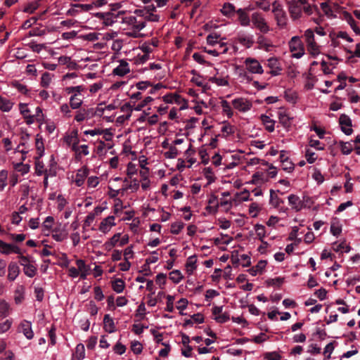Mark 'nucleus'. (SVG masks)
<instances>
[{
    "instance_id": "f257e3e1",
    "label": "nucleus",
    "mask_w": 360,
    "mask_h": 360,
    "mask_svg": "<svg viewBox=\"0 0 360 360\" xmlns=\"http://www.w3.org/2000/svg\"><path fill=\"white\" fill-rule=\"evenodd\" d=\"M287 4L290 17L296 20L302 16V6L307 4V0H288Z\"/></svg>"
},
{
    "instance_id": "f03ea898",
    "label": "nucleus",
    "mask_w": 360,
    "mask_h": 360,
    "mask_svg": "<svg viewBox=\"0 0 360 360\" xmlns=\"http://www.w3.org/2000/svg\"><path fill=\"white\" fill-rule=\"evenodd\" d=\"M304 37L307 46V51L309 53L315 57L320 53L319 46L316 44L314 39V31L311 29H308L305 31Z\"/></svg>"
},
{
    "instance_id": "7ed1b4c3",
    "label": "nucleus",
    "mask_w": 360,
    "mask_h": 360,
    "mask_svg": "<svg viewBox=\"0 0 360 360\" xmlns=\"http://www.w3.org/2000/svg\"><path fill=\"white\" fill-rule=\"evenodd\" d=\"M289 47L290 51L292 53V56L296 58H300L304 53V46L297 36L293 37L289 41Z\"/></svg>"
},
{
    "instance_id": "20e7f679",
    "label": "nucleus",
    "mask_w": 360,
    "mask_h": 360,
    "mask_svg": "<svg viewBox=\"0 0 360 360\" xmlns=\"http://www.w3.org/2000/svg\"><path fill=\"white\" fill-rule=\"evenodd\" d=\"M272 11L274 13L278 25L280 27L285 26L287 24V15L285 11L283 9L282 6L276 1L272 4Z\"/></svg>"
},
{
    "instance_id": "39448f33",
    "label": "nucleus",
    "mask_w": 360,
    "mask_h": 360,
    "mask_svg": "<svg viewBox=\"0 0 360 360\" xmlns=\"http://www.w3.org/2000/svg\"><path fill=\"white\" fill-rule=\"evenodd\" d=\"M246 69L253 74H262L263 69L258 60L252 58H247L245 60Z\"/></svg>"
},
{
    "instance_id": "423d86ee",
    "label": "nucleus",
    "mask_w": 360,
    "mask_h": 360,
    "mask_svg": "<svg viewBox=\"0 0 360 360\" xmlns=\"http://www.w3.org/2000/svg\"><path fill=\"white\" fill-rule=\"evenodd\" d=\"M232 104L235 109L240 112H247L250 110L252 106V103L244 98H235L233 100Z\"/></svg>"
},
{
    "instance_id": "0eeeda50",
    "label": "nucleus",
    "mask_w": 360,
    "mask_h": 360,
    "mask_svg": "<svg viewBox=\"0 0 360 360\" xmlns=\"http://www.w3.org/2000/svg\"><path fill=\"white\" fill-rule=\"evenodd\" d=\"M339 123L341 126L342 131L346 135H350L352 133L353 130L351 128L352 120L348 115L342 114L339 118Z\"/></svg>"
},
{
    "instance_id": "6e6552de",
    "label": "nucleus",
    "mask_w": 360,
    "mask_h": 360,
    "mask_svg": "<svg viewBox=\"0 0 360 360\" xmlns=\"http://www.w3.org/2000/svg\"><path fill=\"white\" fill-rule=\"evenodd\" d=\"M253 24L263 33L269 32V26L264 19L257 13H253L252 15Z\"/></svg>"
},
{
    "instance_id": "1a4fd4ad",
    "label": "nucleus",
    "mask_w": 360,
    "mask_h": 360,
    "mask_svg": "<svg viewBox=\"0 0 360 360\" xmlns=\"http://www.w3.org/2000/svg\"><path fill=\"white\" fill-rule=\"evenodd\" d=\"M126 22L133 27L135 32H139L146 27V22L143 20H138L135 16H129L127 18Z\"/></svg>"
},
{
    "instance_id": "9d476101",
    "label": "nucleus",
    "mask_w": 360,
    "mask_h": 360,
    "mask_svg": "<svg viewBox=\"0 0 360 360\" xmlns=\"http://www.w3.org/2000/svg\"><path fill=\"white\" fill-rule=\"evenodd\" d=\"M130 72L129 63L124 60L120 61V65L112 70L115 75L122 77Z\"/></svg>"
},
{
    "instance_id": "9b49d317",
    "label": "nucleus",
    "mask_w": 360,
    "mask_h": 360,
    "mask_svg": "<svg viewBox=\"0 0 360 360\" xmlns=\"http://www.w3.org/2000/svg\"><path fill=\"white\" fill-rule=\"evenodd\" d=\"M20 329L27 339L31 340L33 338L31 322L24 320L20 325Z\"/></svg>"
},
{
    "instance_id": "f8f14e48",
    "label": "nucleus",
    "mask_w": 360,
    "mask_h": 360,
    "mask_svg": "<svg viewBox=\"0 0 360 360\" xmlns=\"http://www.w3.org/2000/svg\"><path fill=\"white\" fill-rule=\"evenodd\" d=\"M115 217L109 216L105 218L100 224L99 230L103 233H107L110 231V227L114 226Z\"/></svg>"
},
{
    "instance_id": "ddd939ff",
    "label": "nucleus",
    "mask_w": 360,
    "mask_h": 360,
    "mask_svg": "<svg viewBox=\"0 0 360 360\" xmlns=\"http://www.w3.org/2000/svg\"><path fill=\"white\" fill-rule=\"evenodd\" d=\"M288 202L292 208L297 212L300 211L304 205V202L300 200V198L294 194L288 196Z\"/></svg>"
},
{
    "instance_id": "4468645a",
    "label": "nucleus",
    "mask_w": 360,
    "mask_h": 360,
    "mask_svg": "<svg viewBox=\"0 0 360 360\" xmlns=\"http://www.w3.org/2000/svg\"><path fill=\"white\" fill-rule=\"evenodd\" d=\"M103 324V328L106 332L112 333L116 330L114 321L110 317V314H105L104 316Z\"/></svg>"
},
{
    "instance_id": "2eb2a0df",
    "label": "nucleus",
    "mask_w": 360,
    "mask_h": 360,
    "mask_svg": "<svg viewBox=\"0 0 360 360\" xmlns=\"http://www.w3.org/2000/svg\"><path fill=\"white\" fill-rule=\"evenodd\" d=\"M89 174V170L86 167L78 170L75 177V184L77 186H82L85 181L86 177Z\"/></svg>"
},
{
    "instance_id": "dca6fc26",
    "label": "nucleus",
    "mask_w": 360,
    "mask_h": 360,
    "mask_svg": "<svg viewBox=\"0 0 360 360\" xmlns=\"http://www.w3.org/2000/svg\"><path fill=\"white\" fill-rule=\"evenodd\" d=\"M344 20L351 26L353 31L358 35H360V28L356 26V21L353 18L352 15L347 11L343 13Z\"/></svg>"
},
{
    "instance_id": "f3484780",
    "label": "nucleus",
    "mask_w": 360,
    "mask_h": 360,
    "mask_svg": "<svg viewBox=\"0 0 360 360\" xmlns=\"http://www.w3.org/2000/svg\"><path fill=\"white\" fill-rule=\"evenodd\" d=\"M98 18L104 20L106 25H112L116 21L117 16L112 13H98L96 15Z\"/></svg>"
},
{
    "instance_id": "a211bd4d",
    "label": "nucleus",
    "mask_w": 360,
    "mask_h": 360,
    "mask_svg": "<svg viewBox=\"0 0 360 360\" xmlns=\"http://www.w3.org/2000/svg\"><path fill=\"white\" fill-rule=\"evenodd\" d=\"M20 269L18 266L15 262H11L8 265V280L13 281L18 276Z\"/></svg>"
},
{
    "instance_id": "6ab92c4d",
    "label": "nucleus",
    "mask_w": 360,
    "mask_h": 360,
    "mask_svg": "<svg viewBox=\"0 0 360 360\" xmlns=\"http://www.w3.org/2000/svg\"><path fill=\"white\" fill-rule=\"evenodd\" d=\"M261 120L264 124L266 130H267L269 132H273L274 131V120H271L269 116L266 115H261Z\"/></svg>"
},
{
    "instance_id": "aec40b11",
    "label": "nucleus",
    "mask_w": 360,
    "mask_h": 360,
    "mask_svg": "<svg viewBox=\"0 0 360 360\" xmlns=\"http://www.w3.org/2000/svg\"><path fill=\"white\" fill-rule=\"evenodd\" d=\"M236 13L238 15V20L241 25H249L250 18L248 15L244 11V10H243L242 8H239L238 11H236Z\"/></svg>"
},
{
    "instance_id": "412c9836",
    "label": "nucleus",
    "mask_w": 360,
    "mask_h": 360,
    "mask_svg": "<svg viewBox=\"0 0 360 360\" xmlns=\"http://www.w3.org/2000/svg\"><path fill=\"white\" fill-rule=\"evenodd\" d=\"M13 103L8 99L0 96V110L4 112H8L11 110Z\"/></svg>"
},
{
    "instance_id": "4be33fe9",
    "label": "nucleus",
    "mask_w": 360,
    "mask_h": 360,
    "mask_svg": "<svg viewBox=\"0 0 360 360\" xmlns=\"http://www.w3.org/2000/svg\"><path fill=\"white\" fill-rule=\"evenodd\" d=\"M125 287V283L124 281L121 278H116L114 281L112 283V288L114 291H115L117 293L122 292Z\"/></svg>"
},
{
    "instance_id": "5701e85b",
    "label": "nucleus",
    "mask_w": 360,
    "mask_h": 360,
    "mask_svg": "<svg viewBox=\"0 0 360 360\" xmlns=\"http://www.w3.org/2000/svg\"><path fill=\"white\" fill-rule=\"evenodd\" d=\"M82 103V100L78 97L77 94H72L70 98V105L72 109L79 108Z\"/></svg>"
},
{
    "instance_id": "b1692460",
    "label": "nucleus",
    "mask_w": 360,
    "mask_h": 360,
    "mask_svg": "<svg viewBox=\"0 0 360 360\" xmlns=\"http://www.w3.org/2000/svg\"><path fill=\"white\" fill-rule=\"evenodd\" d=\"M196 262H197V259H196V257L195 255H192L191 257H189L187 259V262H186V269H187V271L191 274L193 271V270H195L196 269Z\"/></svg>"
},
{
    "instance_id": "393cba45",
    "label": "nucleus",
    "mask_w": 360,
    "mask_h": 360,
    "mask_svg": "<svg viewBox=\"0 0 360 360\" xmlns=\"http://www.w3.org/2000/svg\"><path fill=\"white\" fill-rule=\"evenodd\" d=\"M120 233L115 234L109 241H107L104 244L105 249L108 251H110L117 243L120 240Z\"/></svg>"
},
{
    "instance_id": "a878e982",
    "label": "nucleus",
    "mask_w": 360,
    "mask_h": 360,
    "mask_svg": "<svg viewBox=\"0 0 360 360\" xmlns=\"http://www.w3.org/2000/svg\"><path fill=\"white\" fill-rule=\"evenodd\" d=\"M269 202L274 207H278L281 203H283V200L278 197L274 190H270V200Z\"/></svg>"
},
{
    "instance_id": "bb28decb",
    "label": "nucleus",
    "mask_w": 360,
    "mask_h": 360,
    "mask_svg": "<svg viewBox=\"0 0 360 360\" xmlns=\"http://www.w3.org/2000/svg\"><path fill=\"white\" fill-rule=\"evenodd\" d=\"M255 229L257 233V235L259 239L264 243L266 246H268V243L266 241L263 240V238L265 236V227L262 224H256L255 226Z\"/></svg>"
},
{
    "instance_id": "cd10ccee",
    "label": "nucleus",
    "mask_w": 360,
    "mask_h": 360,
    "mask_svg": "<svg viewBox=\"0 0 360 360\" xmlns=\"http://www.w3.org/2000/svg\"><path fill=\"white\" fill-rule=\"evenodd\" d=\"M302 11L307 14V15H311L313 13H316L317 14H319V8L316 5H310L307 2L306 4H303L302 6Z\"/></svg>"
},
{
    "instance_id": "c85d7f7f",
    "label": "nucleus",
    "mask_w": 360,
    "mask_h": 360,
    "mask_svg": "<svg viewBox=\"0 0 360 360\" xmlns=\"http://www.w3.org/2000/svg\"><path fill=\"white\" fill-rule=\"evenodd\" d=\"M278 119L279 122L284 127L287 128L290 127L291 118L285 112H279Z\"/></svg>"
},
{
    "instance_id": "c756f323",
    "label": "nucleus",
    "mask_w": 360,
    "mask_h": 360,
    "mask_svg": "<svg viewBox=\"0 0 360 360\" xmlns=\"http://www.w3.org/2000/svg\"><path fill=\"white\" fill-rule=\"evenodd\" d=\"M35 145L39 155L38 157L41 158L44 153V147L42 138L39 134L37 136Z\"/></svg>"
},
{
    "instance_id": "7c9ffc66",
    "label": "nucleus",
    "mask_w": 360,
    "mask_h": 360,
    "mask_svg": "<svg viewBox=\"0 0 360 360\" xmlns=\"http://www.w3.org/2000/svg\"><path fill=\"white\" fill-rule=\"evenodd\" d=\"M284 283V278L276 277L275 278H269L266 281V284L267 286H276L281 287L282 284Z\"/></svg>"
},
{
    "instance_id": "2f4dec72",
    "label": "nucleus",
    "mask_w": 360,
    "mask_h": 360,
    "mask_svg": "<svg viewBox=\"0 0 360 360\" xmlns=\"http://www.w3.org/2000/svg\"><path fill=\"white\" fill-rule=\"evenodd\" d=\"M235 12V6L231 3H226L224 4L221 9V13L226 16H230Z\"/></svg>"
},
{
    "instance_id": "473e14b6",
    "label": "nucleus",
    "mask_w": 360,
    "mask_h": 360,
    "mask_svg": "<svg viewBox=\"0 0 360 360\" xmlns=\"http://www.w3.org/2000/svg\"><path fill=\"white\" fill-rule=\"evenodd\" d=\"M12 244L6 243L0 240V252L2 254L9 255L12 252Z\"/></svg>"
},
{
    "instance_id": "72a5a7b5",
    "label": "nucleus",
    "mask_w": 360,
    "mask_h": 360,
    "mask_svg": "<svg viewBox=\"0 0 360 360\" xmlns=\"http://www.w3.org/2000/svg\"><path fill=\"white\" fill-rule=\"evenodd\" d=\"M184 227V224L181 221L174 222L171 225V233L177 235Z\"/></svg>"
},
{
    "instance_id": "f704fd0d",
    "label": "nucleus",
    "mask_w": 360,
    "mask_h": 360,
    "mask_svg": "<svg viewBox=\"0 0 360 360\" xmlns=\"http://www.w3.org/2000/svg\"><path fill=\"white\" fill-rule=\"evenodd\" d=\"M321 8L323 11L326 15L330 18L335 17L331 6L328 2H323L321 4Z\"/></svg>"
},
{
    "instance_id": "c9c22d12",
    "label": "nucleus",
    "mask_w": 360,
    "mask_h": 360,
    "mask_svg": "<svg viewBox=\"0 0 360 360\" xmlns=\"http://www.w3.org/2000/svg\"><path fill=\"white\" fill-rule=\"evenodd\" d=\"M36 272L37 268L31 263L24 267L25 274L30 278L34 277L36 274Z\"/></svg>"
},
{
    "instance_id": "e433bc0d",
    "label": "nucleus",
    "mask_w": 360,
    "mask_h": 360,
    "mask_svg": "<svg viewBox=\"0 0 360 360\" xmlns=\"http://www.w3.org/2000/svg\"><path fill=\"white\" fill-rule=\"evenodd\" d=\"M183 278V276L179 270H174L169 274V279L174 283H179Z\"/></svg>"
},
{
    "instance_id": "4c0bfd02",
    "label": "nucleus",
    "mask_w": 360,
    "mask_h": 360,
    "mask_svg": "<svg viewBox=\"0 0 360 360\" xmlns=\"http://www.w3.org/2000/svg\"><path fill=\"white\" fill-rule=\"evenodd\" d=\"M221 105L222 107L224 112L226 114L228 117H231L233 115V112L231 110L229 103L226 100H222L221 102Z\"/></svg>"
},
{
    "instance_id": "58836bf2",
    "label": "nucleus",
    "mask_w": 360,
    "mask_h": 360,
    "mask_svg": "<svg viewBox=\"0 0 360 360\" xmlns=\"http://www.w3.org/2000/svg\"><path fill=\"white\" fill-rule=\"evenodd\" d=\"M89 110L82 109L77 112V114L75 117V120L78 122H82L84 121L86 117H88Z\"/></svg>"
},
{
    "instance_id": "ea45409f",
    "label": "nucleus",
    "mask_w": 360,
    "mask_h": 360,
    "mask_svg": "<svg viewBox=\"0 0 360 360\" xmlns=\"http://www.w3.org/2000/svg\"><path fill=\"white\" fill-rule=\"evenodd\" d=\"M75 356L77 359H83L85 356V349L83 344H79L76 347Z\"/></svg>"
},
{
    "instance_id": "a19ab883",
    "label": "nucleus",
    "mask_w": 360,
    "mask_h": 360,
    "mask_svg": "<svg viewBox=\"0 0 360 360\" xmlns=\"http://www.w3.org/2000/svg\"><path fill=\"white\" fill-rule=\"evenodd\" d=\"M333 250L336 252L344 250L345 252H349L351 250V248L349 245L345 244V242L340 243L339 244L335 243L333 244Z\"/></svg>"
},
{
    "instance_id": "79ce46f5",
    "label": "nucleus",
    "mask_w": 360,
    "mask_h": 360,
    "mask_svg": "<svg viewBox=\"0 0 360 360\" xmlns=\"http://www.w3.org/2000/svg\"><path fill=\"white\" fill-rule=\"evenodd\" d=\"M85 89V88L83 86H68L66 87L65 91L67 94H80L82 91H83Z\"/></svg>"
},
{
    "instance_id": "37998d69",
    "label": "nucleus",
    "mask_w": 360,
    "mask_h": 360,
    "mask_svg": "<svg viewBox=\"0 0 360 360\" xmlns=\"http://www.w3.org/2000/svg\"><path fill=\"white\" fill-rule=\"evenodd\" d=\"M40 158L37 157L36 159V163H35V169H36V174L39 176L41 175L44 173H46V170H44V165L42 162H40L39 160Z\"/></svg>"
},
{
    "instance_id": "c03bdc74",
    "label": "nucleus",
    "mask_w": 360,
    "mask_h": 360,
    "mask_svg": "<svg viewBox=\"0 0 360 360\" xmlns=\"http://www.w3.org/2000/svg\"><path fill=\"white\" fill-rule=\"evenodd\" d=\"M340 146H341V152L344 155H349L352 151L353 147L352 144L349 142H340Z\"/></svg>"
},
{
    "instance_id": "a18cd8bd",
    "label": "nucleus",
    "mask_w": 360,
    "mask_h": 360,
    "mask_svg": "<svg viewBox=\"0 0 360 360\" xmlns=\"http://www.w3.org/2000/svg\"><path fill=\"white\" fill-rule=\"evenodd\" d=\"M180 96L178 94H167L163 96V101L167 103H172L174 101L175 102H178L180 98Z\"/></svg>"
},
{
    "instance_id": "49530a36",
    "label": "nucleus",
    "mask_w": 360,
    "mask_h": 360,
    "mask_svg": "<svg viewBox=\"0 0 360 360\" xmlns=\"http://www.w3.org/2000/svg\"><path fill=\"white\" fill-rule=\"evenodd\" d=\"M7 177L8 172L6 170H1L0 172V191H3L6 186Z\"/></svg>"
},
{
    "instance_id": "de8ad7c7",
    "label": "nucleus",
    "mask_w": 360,
    "mask_h": 360,
    "mask_svg": "<svg viewBox=\"0 0 360 360\" xmlns=\"http://www.w3.org/2000/svg\"><path fill=\"white\" fill-rule=\"evenodd\" d=\"M131 349L135 354H139L142 352L143 347L139 341L134 340L131 342Z\"/></svg>"
},
{
    "instance_id": "09e8293b",
    "label": "nucleus",
    "mask_w": 360,
    "mask_h": 360,
    "mask_svg": "<svg viewBox=\"0 0 360 360\" xmlns=\"http://www.w3.org/2000/svg\"><path fill=\"white\" fill-rule=\"evenodd\" d=\"M220 37V35L217 34V33H212V34H210L207 37V42L209 45H211V46H214L215 44H217L218 42H217V39Z\"/></svg>"
},
{
    "instance_id": "8fccbe9b",
    "label": "nucleus",
    "mask_w": 360,
    "mask_h": 360,
    "mask_svg": "<svg viewBox=\"0 0 360 360\" xmlns=\"http://www.w3.org/2000/svg\"><path fill=\"white\" fill-rule=\"evenodd\" d=\"M51 80V75L49 72H44L41 76V84L43 87H47Z\"/></svg>"
},
{
    "instance_id": "3c124183",
    "label": "nucleus",
    "mask_w": 360,
    "mask_h": 360,
    "mask_svg": "<svg viewBox=\"0 0 360 360\" xmlns=\"http://www.w3.org/2000/svg\"><path fill=\"white\" fill-rule=\"evenodd\" d=\"M179 154V150L175 146H170L169 148V151L165 153V156L167 158H175Z\"/></svg>"
},
{
    "instance_id": "603ef678",
    "label": "nucleus",
    "mask_w": 360,
    "mask_h": 360,
    "mask_svg": "<svg viewBox=\"0 0 360 360\" xmlns=\"http://www.w3.org/2000/svg\"><path fill=\"white\" fill-rule=\"evenodd\" d=\"M203 172L205 178L208 180L209 184L215 181V178L213 176L212 169L211 167H205Z\"/></svg>"
},
{
    "instance_id": "864d4df0",
    "label": "nucleus",
    "mask_w": 360,
    "mask_h": 360,
    "mask_svg": "<svg viewBox=\"0 0 360 360\" xmlns=\"http://www.w3.org/2000/svg\"><path fill=\"white\" fill-rule=\"evenodd\" d=\"M167 275L163 273H160L156 276V283L160 285V288L163 289L166 283Z\"/></svg>"
},
{
    "instance_id": "5fc2aeb1",
    "label": "nucleus",
    "mask_w": 360,
    "mask_h": 360,
    "mask_svg": "<svg viewBox=\"0 0 360 360\" xmlns=\"http://www.w3.org/2000/svg\"><path fill=\"white\" fill-rule=\"evenodd\" d=\"M264 358L267 360H281V355L276 352H266Z\"/></svg>"
},
{
    "instance_id": "6e6d98bb",
    "label": "nucleus",
    "mask_w": 360,
    "mask_h": 360,
    "mask_svg": "<svg viewBox=\"0 0 360 360\" xmlns=\"http://www.w3.org/2000/svg\"><path fill=\"white\" fill-rule=\"evenodd\" d=\"M230 319V316L229 313L224 312L221 313L219 316H215L214 320L219 323H224L227 322Z\"/></svg>"
},
{
    "instance_id": "4d7b16f0",
    "label": "nucleus",
    "mask_w": 360,
    "mask_h": 360,
    "mask_svg": "<svg viewBox=\"0 0 360 360\" xmlns=\"http://www.w3.org/2000/svg\"><path fill=\"white\" fill-rule=\"evenodd\" d=\"M153 98L150 96H147L144 98V100L139 103L135 108L134 110L136 111H140L144 108L146 105H147L148 103H150L153 101Z\"/></svg>"
},
{
    "instance_id": "13d9d810",
    "label": "nucleus",
    "mask_w": 360,
    "mask_h": 360,
    "mask_svg": "<svg viewBox=\"0 0 360 360\" xmlns=\"http://www.w3.org/2000/svg\"><path fill=\"white\" fill-rule=\"evenodd\" d=\"M305 157L307 162L310 164L314 163L316 160V156L314 152L310 149H307L305 153Z\"/></svg>"
},
{
    "instance_id": "bf43d9fd",
    "label": "nucleus",
    "mask_w": 360,
    "mask_h": 360,
    "mask_svg": "<svg viewBox=\"0 0 360 360\" xmlns=\"http://www.w3.org/2000/svg\"><path fill=\"white\" fill-rule=\"evenodd\" d=\"M257 43L260 48H264L266 51H269V47L271 46V44L266 42V39L262 35H260L257 38Z\"/></svg>"
},
{
    "instance_id": "052dcab7",
    "label": "nucleus",
    "mask_w": 360,
    "mask_h": 360,
    "mask_svg": "<svg viewBox=\"0 0 360 360\" xmlns=\"http://www.w3.org/2000/svg\"><path fill=\"white\" fill-rule=\"evenodd\" d=\"M166 298H167V307L165 308V310L169 312H172L174 311L173 302L174 300V297L172 295H168L166 296Z\"/></svg>"
},
{
    "instance_id": "680f3d73",
    "label": "nucleus",
    "mask_w": 360,
    "mask_h": 360,
    "mask_svg": "<svg viewBox=\"0 0 360 360\" xmlns=\"http://www.w3.org/2000/svg\"><path fill=\"white\" fill-rule=\"evenodd\" d=\"M239 41L240 44L246 45L248 48L251 47L254 44V40L252 38L249 37H240L239 38Z\"/></svg>"
},
{
    "instance_id": "e2e57ef3",
    "label": "nucleus",
    "mask_w": 360,
    "mask_h": 360,
    "mask_svg": "<svg viewBox=\"0 0 360 360\" xmlns=\"http://www.w3.org/2000/svg\"><path fill=\"white\" fill-rule=\"evenodd\" d=\"M213 83H215L218 86H227L229 84L228 81L224 78L212 77L210 79Z\"/></svg>"
},
{
    "instance_id": "0e129e2a",
    "label": "nucleus",
    "mask_w": 360,
    "mask_h": 360,
    "mask_svg": "<svg viewBox=\"0 0 360 360\" xmlns=\"http://www.w3.org/2000/svg\"><path fill=\"white\" fill-rule=\"evenodd\" d=\"M13 86L18 89V91L23 94H26L28 91L27 86L19 82H13Z\"/></svg>"
},
{
    "instance_id": "69168bd1",
    "label": "nucleus",
    "mask_w": 360,
    "mask_h": 360,
    "mask_svg": "<svg viewBox=\"0 0 360 360\" xmlns=\"http://www.w3.org/2000/svg\"><path fill=\"white\" fill-rule=\"evenodd\" d=\"M153 84L149 81H141L138 82L136 84V86L138 89L144 91L146 90L148 86H152Z\"/></svg>"
},
{
    "instance_id": "338daca9",
    "label": "nucleus",
    "mask_w": 360,
    "mask_h": 360,
    "mask_svg": "<svg viewBox=\"0 0 360 360\" xmlns=\"http://www.w3.org/2000/svg\"><path fill=\"white\" fill-rule=\"evenodd\" d=\"M94 290L95 299L98 301H101L104 298L101 288L100 286H96L94 288Z\"/></svg>"
},
{
    "instance_id": "774afa93",
    "label": "nucleus",
    "mask_w": 360,
    "mask_h": 360,
    "mask_svg": "<svg viewBox=\"0 0 360 360\" xmlns=\"http://www.w3.org/2000/svg\"><path fill=\"white\" fill-rule=\"evenodd\" d=\"M113 349L115 353L121 355L125 352L126 347L120 342H117L114 346Z\"/></svg>"
}]
</instances>
